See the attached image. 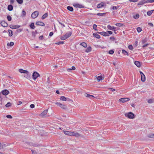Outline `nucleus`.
Listing matches in <instances>:
<instances>
[{
    "instance_id": "obj_44",
    "label": "nucleus",
    "mask_w": 154,
    "mask_h": 154,
    "mask_svg": "<svg viewBox=\"0 0 154 154\" xmlns=\"http://www.w3.org/2000/svg\"><path fill=\"white\" fill-rule=\"evenodd\" d=\"M17 2L19 4H21L23 3V0H16Z\"/></svg>"
},
{
    "instance_id": "obj_23",
    "label": "nucleus",
    "mask_w": 154,
    "mask_h": 154,
    "mask_svg": "<svg viewBox=\"0 0 154 154\" xmlns=\"http://www.w3.org/2000/svg\"><path fill=\"white\" fill-rule=\"evenodd\" d=\"M8 32L9 33V36L10 37L12 36L13 34V32L10 29H8Z\"/></svg>"
},
{
    "instance_id": "obj_18",
    "label": "nucleus",
    "mask_w": 154,
    "mask_h": 154,
    "mask_svg": "<svg viewBox=\"0 0 154 154\" xmlns=\"http://www.w3.org/2000/svg\"><path fill=\"white\" fill-rule=\"evenodd\" d=\"M93 36L97 38H100V35L98 34L97 32V33H94L93 34Z\"/></svg>"
},
{
    "instance_id": "obj_25",
    "label": "nucleus",
    "mask_w": 154,
    "mask_h": 154,
    "mask_svg": "<svg viewBox=\"0 0 154 154\" xmlns=\"http://www.w3.org/2000/svg\"><path fill=\"white\" fill-rule=\"evenodd\" d=\"M67 9L68 10L72 12L73 11V9L72 7L70 6H68L67 7Z\"/></svg>"
},
{
    "instance_id": "obj_45",
    "label": "nucleus",
    "mask_w": 154,
    "mask_h": 154,
    "mask_svg": "<svg viewBox=\"0 0 154 154\" xmlns=\"http://www.w3.org/2000/svg\"><path fill=\"white\" fill-rule=\"evenodd\" d=\"M116 25L119 27H121L123 26V24L120 23H117L116 24Z\"/></svg>"
},
{
    "instance_id": "obj_60",
    "label": "nucleus",
    "mask_w": 154,
    "mask_h": 154,
    "mask_svg": "<svg viewBox=\"0 0 154 154\" xmlns=\"http://www.w3.org/2000/svg\"><path fill=\"white\" fill-rule=\"evenodd\" d=\"M75 68L74 66H72V67L71 68L69 69V70H75Z\"/></svg>"
},
{
    "instance_id": "obj_2",
    "label": "nucleus",
    "mask_w": 154,
    "mask_h": 154,
    "mask_svg": "<svg viewBox=\"0 0 154 154\" xmlns=\"http://www.w3.org/2000/svg\"><path fill=\"white\" fill-rule=\"evenodd\" d=\"M39 14V12L38 11H35L33 12L31 14V17L33 19L36 18Z\"/></svg>"
},
{
    "instance_id": "obj_19",
    "label": "nucleus",
    "mask_w": 154,
    "mask_h": 154,
    "mask_svg": "<svg viewBox=\"0 0 154 154\" xmlns=\"http://www.w3.org/2000/svg\"><path fill=\"white\" fill-rule=\"evenodd\" d=\"M19 71L21 73H28V71L27 70H24L22 69H19Z\"/></svg>"
},
{
    "instance_id": "obj_30",
    "label": "nucleus",
    "mask_w": 154,
    "mask_h": 154,
    "mask_svg": "<svg viewBox=\"0 0 154 154\" xmlns=\"http://www.w3.org/2000/svg\"><path fill=\"white\" fill-rule=\"evenodd\" d=\"M106 14L105 13H98L97 14H96L97 15L99 16H103Z\"/></svg>"
},
{
    "instance_id": "obj_10",
    "label": "nucleus",
    "mask_w": 154,
    "mask_h": 154,
    "mask_svg": "<svg viewBox=\"0 0 154 154\" xmlns=\"http://www.w3.org/2000/svg\"><path fill=\"white\" fill-rule=\"evenodd\" d=\"M36 25L37 26H44L45 25L44 23L42 22L38 21L36 23Z\"/></svg>"
},
{
    "instance_id": "obj_40",
    "label": "nucleus",
    "mask_w": 154,
    "mask_h": 154,
    "mask_svg": "<svg viewBox=\"0 0 154 154\" xmlns=\"http://www.w3.org/2000/svg\"><path fill=\"white\" fill-rule=\"evenodd\" d=\"M97 78L98 81H100L102 79V77L101 76H97Z\"/></svg>"
},
{
    "instance_id": "obj_41",
    "label": "nucleus",
    "mask_w": 154,
    "mask_h": 154,
    "mask_svg": "<svg viewBox=\"0 0 154 154\" xmlns=\"http://www.w3.org/2000/svg\"><path fill=\"white\" fill-rule=\"evenodd\" d=\"M7 19L9 21H11L12 20V18L10 15L7 16Z\"/></svg>"
},
{
    "instance_id": "obj_8",
    "label": "nucleus",
    "mask_w": 154,
    "mask_h": 154,
    "mask_svg": "<svg viewBox=\"0 0 154 154\" xmlns=\"http://www.w3.org/2000/svg\"><path fill=\"white\" fill-rule=\"evenodd\" d=\"M1 25L3 27H6L8 26V24L5 21H2L1 22Z\"/></svg>"
},
{
    "instance_id": "obj_56",
    "label": "nucleus",
    "mask_w": 154,
    "mask_h": 154,
    "mask_svg": "<svg viewBox=\"0 0 154 154\" xmlns=\"http://www.w3.org/2000/svg\"><path fill=\"white\" fill-rule=\"evenodd\" d=\"M119 8V7H116L115 6H113L112 8L113 10H116Z\"/></svg>"
},
{
    "instance_id": "obj_32",
    "label": "nucleus",
    "mask_w": 154,
    "mask_h": 154,
    "mask_svg": "<svg viewBox=\"0 0 154 154\" xmlns=\"http://www.w3.org/2000/svg\"><path fill=\"white\" fill-rule=\"evenodd\" d=\"M29 26L31 29H34L35 28L34 24L33 23H32L29 25Z\"/></svg>"
},
{
    "instance_id": "obj_51",
    "label": "nucleus",
    "mask_w": 154,
    "mask_h": 154,
    "mask_svg": "<svg viewBox=\"0 0 154 154\" xmlns=\"http://www.w3.org/2000/svg\"><path fill=\"white\" fill-rule=\"evenodd\" d=\"M32 146H34L36 147H38L40 146V145L36 144H35V143L33 144L32 145Z\"/></svg>"
},
{
    "instance_id": "obj_24",
    "label": "nucleus",
    "mask_w": 154,
    "mask_h": 154,
    "mask_svg": "<svg viewBox=\"0 0 154 154\" xmlns=\"http://www.w3.org/2000/svg\"><path fill=\"white\" fill-rule=\"evenodd\" d=\"M85 95L86 97H88L90 98H91L92 97H94V96L88 94L87 93H85Z\"/></svg>"
},
{
    "instance_id": "obj_6",
    "label": "nucleus",
    "mask_w": 154,
    "mask_h": 154,
    "mask_svg": "<svg viewBox=\"0 0 154 154\" xmlns=\"http://www.w3.org/2000/svg\"><path fill=\"white\" fill-rule=\"evenodd\" d=\"M129 100L130 99L128 98H123L119 99V101L120 102L125 103L129 101Z\"/></svg>"
},
{
    "instance_id": "obj_9",
    "label": "nucleus",
    "mask_w": 154,
    "mask_h": 154,
    "mask_svg": "<svg viewBox=\"0 0 154 154\" xmlns=\"http://www.w3.org/2000/svg\"><path fill=\"white\" fill-rule=\"evenodd\" d=\"M107 27L108 29L110 30H112L114 32H115L116 31V30H115L116 27L114 26L112 27L110 25H108Z\"/></svg>"
},
{
    "instance_id": "obj_3",
    "label": "nucleus",
    "mask_w": 154,
    "mask_h": 154,
    "mask_svg": "<svg viewBox=\"0 0 154 154\" xmlns=\"http://www.w3.org/2000/svg\"><path fill=\"white\" fill-rule=\"evenodd\" d=\"M32 78L34 80H35L38 77L40 76L39 74L36 72H33L32 75Z\"/></svg>"
},
{
    "instance_id": "obj_53",
    "label": "nucleus",
    "mask_w": 154,
    "mask_h": 154,
    "mask_svg": "<svg viewBox=\"0 0 154 154\" xmlns=\"http://www.w3.org/2000/svg\"><path fill=\"white\" fill-rule=\"evenodd\" d=\"M6 117L8 118H9V119H12V116L10 115H8L6 116Z\"/></svg>"
},
{
    "instance_id": "obj_38",
    "label": "nucleus",
    "mask_w": 154,
    "mask_h": 154,
    "mask_svg": "<svg viewBox=\"0 0 154 154\" xmlns=\"http://www.w3.org/2000/svg\"><path fill=\"white\" fill-rule=\"evenodd\" d=\"M148 137L151 138H154V134H150L148 135Z\"/></svg>"
},
{
    "instance_id": "obj_55",
    "label": "nucleus",
    "mask_w": 154,
    "mask_h": 154,
    "mask_svg": "<svg viewBox=\"0 0 154 154\" xmlns=\"http://www.w3.org/2000/svg\"><path fill=\"white\" fill-rule=\"evenodd\" d=\"M26 15V12L24 10L22 11V15L23 16H25Z\"/></svg>"
},
{
    "instance_id": "obj_7",
    "label": "nucleus",
    "mask_w": 154,
    "mask_h": 154,
    "mask_svg": "<svg viewBox=\"0 0 154 154\" xmlns=\"http://www.w3.org/2000/svg\"><path fill=\"white\" fill-rule=\"evenodd\" d=\"M9 93V91L7 89L3 90L1 92V93H2V95L5 96L8 94Z\"/></svg>"
},
{
    "instance_id": "obj_64",
    "label": "nucleus",
    "mask_w": 154,
    "mask_h": 154,
    "mask_svg": "<svg viewBox=\"0 0 154 154\" xmlns=\"http://www.w3.org/2000/svg\"><path fill=\"white\" fill-rule=\"evenodd\" d=\"M39 38L40 40H42L43 39V35H41L40 36Z\"/></svg>"
},
{
    "instance_id": "obj_21",
    "label": "nucleus",
    "mask_w": 154,
    "mask_h": 154,
    "mask_svg": "<svg viewBox=\"0 0 154 154\" xmlns=\"http://www.w3.org/2000/svg\"><path fill=\"white\" fill-rule=\"evenodd\" d=\"M134 64L138 67H139L140 66V62L137 61L134 62Z\"/></svg>"
},
{
    "instance_id": "obj_37",
    "label": "nucleus",
    "mask_w": 154,
    "mask_h": 154,
    "mask_svg": "<svg viewBox=\"0 0 154 154\" xmlns=\"http://www.w3.org/2000/svg\"><path fill=\"white\" fill-rule=\"evenodd\" d=\"M64 43V41H59L58 42H56L55 43V44L56 45H60V44H63Z\"/></svg>"
},
{
    "instance_id": "obj_11",
    "label": "nucleus",
    "mask_w": 154,
    "mask_h": 154,
    "mask_svg": "<svg viewBox=\"0 0 154 154\" xmlns=\"http://www.w3.org/2000/svg\"><path fill=\"white\" fill-rule=\"evenodd\" d=\"M104 3L103 2H101L100 3L98 4L97 5V7L98 8H100L104 6Z\"/></svg>"
},
{
    "instance_id": "obj_62",
    "label": "nucleus",
    "mask_w": 154,
    "mask_h": 154,
    "mask_svg": "<svg viewBox=\"0 0 154 154\" xmlns=\"http://www.w3.org/2000/svg\"><path fill=\"white\" fill-rule=\"evenodd\" d=\"M129 2H135L138 1V0H129Z\"/></svg>"
},
{
    "instance_id": "obj_1",
    "label": "nucleus",
    "mask_w": 154,
    "mask_h": 154,
    "mask_svg": "<svg viewBox=\"0 0 154 154\" xmlns=\"http://www.w3.org/2000/svg\"><path fill=\"white\" fill-rule=\"evenodd\" d=\"M125 115V117L131 119L134 118L135 116L134 114L131 112H129L128 113H126Z\"/></svg>"
},
{
    "instance_id": "obj_42",
    "label": "nucleus",
    "mask_w": 154,
    "mask_h": 154,
    "mask_svg": "<svg viewBox=\"0 0 154 154\" xmlns=\"http://www.w3.org/2000/svg\"><path fill=\"white\" fill-rule=\"evenodd\" d=\"M137 30L138 32H140L142 31V29L140 27H138L137 28Z\"/></svg>"
},
{
    "instance_id": "obj_49",
    "label": "nucleus",
    "mask_w": 154,
    "mask_h": 154,
    "mask_svg": "<svg viewBox=\"0 0 154 154\" xmlns=\"http://www.w3.org/2000/svg\"><path fill=\"white\" fill-rule=\"evenodd\" d=\"M114 53V51L113 50H109V53L110 54H113Z\"/></svg>"
},
{
    "instance_id": "obj_35",
    "label": "nucleus",
    "mask_w": 154,
    "mask_h": 154,
    "mask_svg": "<svg viewBox=\"0 0 154 154\" xmlns=\"http://www.w3.org/2000/svg\"><path fill=\"white\" fill-rule=\"evenodd\" d=\"M122 53L124 55H126L127 56H128V53L124 49L122 50Z\"/></svg>"
},
{
    "instance_id": "obj_15",
    "label": "nucleus",
    "mask_w": 154,
    "mask_h": 154,
    "mask_svg": "<svg viewBox=\"0 0 154 154\" xmlns=\"http://www.w3.org/2000/svg\"><path fill=\"white\" fill-rule=\"evenodd\" d=\"M72 35V32H69L67 33L66 34L64 35L65 37L67 39L69 37H70Z\"/></svg>"
},
{
    "instance_id": "obj_14",
    "label": "nucleus",
    "mask_w": 154,
    "mask_h": 154,
    "mask_svg": "<svg viewBox=\"0 0 154 154\" xmlns=\"http://www.w3.org/2000/svg\"><path fill=\"white\" fill-rule=\"evenodd\" d=\"M147 1H146L145 0H143L140 2L138 4V5H142L146 3H147Z\"/></svg>"
},
{
    "instance_id": "obj_57",
    "label": "nucleus",
    "mask_w": 154,
    "mask_h": 154,
    "mask_svg": "<svg viewBox=\"0 0 154 154\" xmlns=\"http://www.w3.org/2000/svg\"><path fill=\"white\" fill-rule=\"evenodd\" d=\"M147 2L152 3L154 2V0H147Z\"/></svg>"
},
{
    "instance_id": "obj_48",
    "label": "nucleus",
    "mask_w": 154,
    "mask_h": 154,
    "mask_svg": "<svg viewBox=\"0 0 154 154\" xmlns=\"http://www.w3.org/2000/svg\"><path fill=\"white\" fill-rule=\"evenodd\" d=\"M32 36H33L34 38H35V32L34 31H32Z\"/></svg>"
},
{
    "instance_id": "obj_29",
    "label": "nucleus",
    "mask_w": 154,
    "mask_h": 154,
    "mask_svg": "<svg viewBox=\"0 0 154 154\" xmlns=\"http://www.w3.org/2000/svg\"><path fill=\"white\" fill-rule=\"evenodd\" d=\"M102 35L104 36H109V34L107 32H105L103 31L102 32Z\"/></svg>"
},
{
    "instance_id": "obj_33",
    "label": "nucleus",
    "mask_w": 154,
    "mask_h": 154,
    "mask_svg": "<svg viewBox=\"0 0 154 154\" xmlns=\"http://www.w3.org/2000/svg\"><path fill=\"white\" fill-rule=\"evenodd\" d=\"M60 99L61 100H62L63 101H66L67 100V99L66 97H65L62 96H61L60 97Z\"/></svg>"
},
{
    "instance_id": "obj_26",
    "label": "nucleus",
    "mask_w": 154,
    "mask_h": 154,
    "mask_svg": "<svg viewBox=\"0 0 154 154\" xmlns=\"http://www.w3.org/2000/svg\"><path fill=\"white\" fill-rule=\"evenodd\" d=\"M48 16V13H47L45 14L42 17V19L44 20Z\"/></svg>"
},
{
    "instance_id": "obj_63",
    "label": "nucleus",
    "mask_w": 154,
    "mask_h": 154,
    "mask_svg": "<svg viewBox=\"0 0 154 154\" xmlns=\"http://www.w3.org/2000/svg\"><path fill=\"white\" fill-rule=\"evenodd\" d=\"M30 107L31 108H33L35 107V105L33 104H31L30 105Z\"/></svg>"
},
{
    "instance_id": "obj_5",
    "label": "nucleus",
    "mask_w": 154,
    "mask_h": 154,
    "mask_svg": "<svg viewBox=\"0 0 154 154\" xmlns=\"http://www.w3.org/2000/svg\"><path fill=\"white\" fill-rule=\"evenodd\" d=\"M141 75V80L143 82H144L145 81L146 78L145 76L143 73L141 71L139 72Z\"/></svg>"
},
{
    "instance_id": "obj_43",
    "label": "nucleus",
    "mask_w": 154,
    "mask_h": 154,
    "mask_svg": "<svg viewBox=\"0 0 154 154\" xmlns=\"http://www.w3.org/2000/svg\"><path fill=\"white\" fill-rule=\"evenodd\" d=\"M97 25L95 24H94L93 25V28L94 29H95L96 30H97Z\"/></svg>"
},
{
    "instance_id": "obj_4",
    "label": "nucleus",
    "mask_w": 154,
    "mask_h": 154,
    "mask_svg": "<svg viewBox=\"0 0 154 154\" xmlns=\"http://www.w3.org/2000/svg\"><path fill=\"white\" fill-rule=\"evenodd\" d=\"M73 5L75 8H83L84 7V6L82 5L75 3L73 4Z\"/></svg>"
},
{
    "instance_id": "obj_27",
    "label": "nucleus",
    "mask_w": 154,
    "mask_h": 154,
    "mask_svg": "<svg viewBox=\"0 0 154 154\" xmlns=\"http://www.w3.org/2000/svg\"><path fill=\"white\" fill-rule=\"evenodd\" d=\"M91 50V47L89 46L87 48L85 51L86 52H90Z\"/></svg>"
},
{
    "instance_id": "obj_22",
    "label": "nucleus",
    "mask_w": 154,
    "mask_h": 154,
    "mask_svg": "<svg viewBox=\"0 0 154 154\" xmlns=\"http://www.w3.org/2000/svg\"><path fill=\"white\" fill-rule=\"evenodd\" d=\"M26 74L24 75V77L26 79H29L30 78L31 74H29L28 72V73H26Z\"/></svg>"
},
{
    "instance_id": "obj_36",
    "label": "nucleus",
    "mask_w": 154,
    "mask_h": 154,
    "mask_svg": "<svg viewBox=\"0 0 154 154\" xmlns=\"http://www.w3.org/2000/svg\"><path fill=\"white\" fill-rule=\"evenodd\" d=\"M139 17V15L138 14H137L136 15L134 16H133V18L135 19H138Z\"/></svg>"
},
{
    "instance_id": "obj_54",
    "label": "nucleus",
    "mask_w": 154,
    "mask_h": 154,
    "mask_svg": "<svg viewBox=\"0 0 154 154\" xmlns=\"http://www.w3.org/2000/svg\"><path fill=\"white\" fill-rule=\"evenodd\" d=\"M65 35L61 37V39L63 40L66 39V38L65 37Z\"/></svg>"
},
{
    "instance_id": "obj_20",
    "label": "nucleus",
    "mask_w": 154,
    "mask_h": 154,
    "mask_svg": "<svg viewBox=\"0 0 154 154\" xmlns=\"http://www.w3.org/2000/svg\"><path fill=\"white\" fill-rule=\"evenodd\" d=\"M8 9L9 11H12L13 10V6L11 5H9L8 6Z\"/></svg>"
},
{
    "instance_id": "obj_28",
    "label": "nucleus",
    "mask_w": 154,
    "mask_h": 154,
    "mask_svg": "<svg viewBox=\"0 0 154 154\" xmlns=\"http://www.w3.org/2000/svg\"><path fill=\"white\" fill-rule=\"evenodd\" d=\"M153 11L154 10H153L149 11L147 12V14L148 16H150Z\"/></svg>"
},
{
    "instance_id": "obj_13",
    "label": "nucleus",
    "mask_w": 154,
    "mask_h": 154,
    "mask_svg": "<svg viewBox=\"0 0 154 154\" xmlns=\"http://www.w3.org/2000/svg\"><path fill=\"white\" fill-rule=\"evenodd\" d=\"M48 109L45 110L42 112V113L40 114V116L43 117L46 115Z\"/></svg>"
},
{
    "instance_id": "obj_46",
    "label": "nucleus",
    "mask_w": 154,
    "mask_h": 154,
    "mask_svg": "<svg viewBox=\"0 0 154 154\" xmlns=\"http://www.w3.org/2000/svg\"><path fill=\"white\" fill-rule=\"evenodd\" d=\"M128 48L129 49L132 50L133 49V46L132 45H130L128 46Z\"/></svg>"
},
{
    "instance_id": "obj_47",
    "label": "nucleus",
    "mask_w": 154,
    "mask_h": 154,
    "mask_svg": "<svg viewBox=\"0 0 154 154\" xmlns=\"http://www.w3.org/2000/svg\"><path fill=\"white\" fill-rule=\"evenodd\" d=\"M11 106V103L10 102H8L6 105L5 106L7 107H8L10 106Z\"/></svg>"
},
{
    "instance_id": "obj_59",
    "label": "nucleus",
    "mask_w": 154,
    "mask_h": 154,
    "mask_svg": "<svg viewBox=\"0 0 154 154\" xmlns=\"http://www.w3.org/2000/svg\"><path fill=\"white\" fill-rule=\"evenodd\" d=\"M107 32L109 34L111 35L112 34V32L111 31H108Z\"/></svg>"
},
{
    "instance_id": "obj_31",
    "label": "nucleus",
    "mask_w": 154,
    "mask_h": 154,
    "mask_svg": "<svg viewBox=\"0 0 154 154\" xmlns=\"http://www.w3.org/2000/svg\"><path fill=\"white\" fill-rule=\"evenodd\" d=\"M80 45H82V46H83L84 48H86L87 47V44L85 42H82L80 44Z\"/></svg>"
},
{
    "instance_id": "obj_39",
    "label": "nucleus",
    "mask_w": 154,
    "mask_h": 154,
    "mask_svg": "<svg viewBox=\"0 0 154 154\" xmlns=\"http://www.w3.org/2000/svg\"><path fill=\"white\" fill-rule=\"evenodd\" d=\"M14 45V43L13 42H11L10 43H8L7 44V45L9 46H12Z\"/></svg>"
},
{
    "instance_id": "obj_52",
    "label": "nucleus",
    "mask_w": 154,
    "mask_h": 154,
    "mask_svg": "<svg viewBox=\"0 0 154 154\" xmlns=\"http://www.w3.org/2000/svg\"><path fill=\"white\" fill-rule=\"evenodd\" d=\"M148 102L149 103H153V100L152 99H150L148 100Z\"/></svg>"
},
{
    "instance_id": "obj_16",
    "label": "nucleus",
    "mask_w": 154,
    "mask_h": 154,
    "mask_svg": "<svg viewBox=\"0 0 154 154\" xmlns=\"http://www.w3.org/2000/svg\"><path fill=\"white\" fill-rule=\"evenodd\" d=\"M64 134L67 135L71 136L72 132H70L68 131H63Z\"/></svg>"
},
{
    "instance_id": "obj_50",
    "label": "nucleus",
    "mask_w": 154,
    "mask_h": 154,
    "mask_svg": "<svg viewBox=\"0 0 154 154\" xmlns=\"http://www.w3.org/2000/svg\"><path fill=\"white\" fill-rule=\"evenodd\" d=\"M147 41V39L146 38L144 39L142 41V42L143 44H144Z\"/></svg>"
},
{
    "instance_id": "obj_61",
    "label": "nucleus",
    "mask_w": 154,
    "mask_h": 154,
    "mask_svg": "<svg viewBox=\"0 0 154 154\" xmlns=\"http://www.w3.org/2000/svg\"><path fill=\"white\" fill-rule=\"evenodd\" d=\"M109 90L112 92H113L115 91V90L114 89H113L112 88H109Z\"/></svg>"
},
{
    "instance_id": "obj_58",
    "label": "nucleus",
    "mask_w": 154,
    "mask_h": 154,
    "mask_svg": "<svg viewBox=\"0 0 154 154\" xmlns=\"http://www.w3.org/2000/svg\"><path fill=\"white\" fill-rule=\"evenodd\" d=\"M55 103V104H56V105H57V106H59L60 107V106L62 104L61 103L58 102H56Z\"/></svg>"
},
{
    "instance_id": "obj_12",
    "label": "nucleus",
    "mask_w": 154,
    "mask_h": 154,
    "mask_svg": "<svg viewBox=\"0 0 154 154\" xmlns=\"http://www.w3.org/2000/svg\"><path fill=\"white\" fill-rule=\"evenodd\" d=\"M21 26L20 25H17L15 26H13L12 25H10V27L11 29H17L20 27Z\"/></svg>"
},
{
    "instance_id": "obj_17",
    "label": "nucleus",
    "mask_w": 154,
    "mask_h": 154,
    "mask_svg": "<svg viewBox=\"0 0 154 154\" xmlns=\"http://www.w3.org/2000/svg\"><path fill=\"white\" fill-rule=\"evenodd\" d=\"M71 136H75L76 137H78L80 136V135L78 133H74L72 132Z\"/></svg>"
},
{
    "instance_id": "obj_34",
    "label": "nucleus",
    "mask_w": 154,
    "mask_h": 154,
    "mask_svg": "<svg viewBox=\"0 0 154 154\" xmlns=\"http://www.w3.org/2000/svg\"><path fill=\"white\" fill-rule=\"evenodd\" d=\"M60 107L64 109H67V107L66 105L62 104H61V105L60 106Z\"/></svg>"
}]
</instances>
